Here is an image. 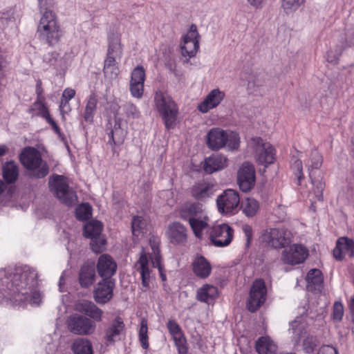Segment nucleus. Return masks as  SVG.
<instances>
[{"label":"nucleus","mask_w":354,"mask_h":354,"mask_svg":"<svg viewBox=\"0 0 354 354\" xmlns=\"http://www.w3.org/2000/svg\"><path fill=\"white\" fill-rule=\"evenodd\" d=\"M227 158L222 154H212L205 159L203 169L207 174L222 170L227 166Z\"/></svg>","instance_id":"28"},{"label":"nucleus","mask_w":354,"mask_h":354,"mask_svg":"<svg viewBox=\"0 0 354 354\" xmlns=\"http://www.w3.org/2000/svg\"><path fill=\"white\" fill-rule=\"evenodd\" d=\"M108 50L106 56H118L121 57L122 53V46L120 41V37L115 34H112L108 37Z\"/></svg>","instance_id":"38"},{"label":"nucleus","mask_w":354,"mask_h":354,"mask_svg":"<svg viewBox=\"0 0 354 354\" xmlns=\"http://www.w3.org/2000/svg\"><path fill=\"white\" fill-rule=\"evenodd\" d=\"M151 263L154 268H157L158 269L161 280L162 281H165L167 280V277L164 272V268L161 263V260L156 259L155 261H152Z\"/></svg>","instance_id":"56"},{"label":"nucleus","mask_w":354,"mask_h":354,"mask_svg":"<svg viewBox=\"0 0 354 354\" xmlns=\"http://www.w3.org/2000/svg\"><path fill=\"white\" fill-rule=\"evenodd\" d=\"M255 350L258 354H276L277 346L269 337L263 336L256 341Z\"/></svg>","instance_id":"33"},{"label":"nucleus","mask_w":354,"mask_h":354,"mask_svg":"<svg viewBox=\"0 0 354 354\" xmlns=\"http://www.w3.org/2000/svg\"><path fill=\"white\" fill-rule=\"evenodd\" d=\"M192 266L193 272L200 279H207L212 273V267L211 263L201 254L195 256Z\"/></svg>","instance_id":"27"},{"label":"nucleus","mask_w":354,"mask_h":354,"mask_svg":"<svg viewBox=\"0 0 354 354\" xmlns=\"http://www.w3.org/2000/svg\"><path fill=\"white\" fill-rule=\"evenodd\" d=\"M225 97V94L223 91L218 88H214L198 104L197 109L200 112L206 113L209 110L216 108L224 100Z\"/></svg>","instance_id":"22"},{"label":"nucleus","mask_w":354,"mask_h":354,"mask_svg":"<svg viewBox=\"0 0 354 354\" xmlns=\"http://www.w3.org/2000/svg\"><path fill=\"white\" fill-rule=\"evenodd\" d=\"M291 169L293 171L295 176L297 179V185H300L301 180L304 178L303 173L302 161L300 159H296L291 165Z\"/></svg>","instance_id":"50"},{"label":"nucleus","mask_w":354,"mask_h":354,"mask_svg":"<svg viewBox=\"0 0 354 354\" xmlns=\"http://www.w3.org/2000/svg\"><path fill=\"white\" fill-rule=\"evenodd\" d=\"M96 269L102 279H112L117 270V263L109 254H103L97 259Z\"/></svg>","instance_id":"20"},{"label":"nucleus","mask_w":354,"mask_h":354,"mask_svg":"<svg viewBox=\"0 0 354 354\" xmlns=\"http://www.w3.org/2000/svg\"><path fill=\"white\" fill-rule=\"evenodd\" d=\"M173 340L178 354H188L189 346L185 335Z\"/></svg>","instance_id":"52"},{"label":"nucleus","mask_w":354,"mask_h":354,"mask_svg":"<svg viewBox=\"0 0 354 354\" xmlns=\"http://www.w3.org/2000/svg\"><path fill=\"white\" fill-rule=\"evenodd\" d=\"M67 326L70 332L78 335H91L96 328L94 321L79 314H74L69 317L67 320Z\"/></svg>","instance_id":"11"},{"label":"nucleus","mask_w":354,"mask_h":354,"mask_svg":"<svg viewBox=\"0 0 354 354\" xmlns=\"http://www.w3.org/2000/svg\"><path fill=\"white\" fill-rule=\"evenodd\" d=\"M59 109L62 113L70 111L71 108L69 105V100L61 97Z\"/></svg>","instance_id":"60"},{"label":"nucleus","mask_w":354,"mask_h":354,"mask_svg":"<svg viewBox=\"0 0 354 354\" xmlns=\"http://www.w3.org/2000/svg\"><path fill=\"white\" fill-rule=\"evenodd\" d=\"M213 194V185L204 180L196 182L190 188L191 196L197 201H203Z\"/></svg>","instance_id":"26"},{"label":"nucleus","mask_w":354,"mask_h":354,"mask_svg":"<svg viewBox=\"0 0 354 354\" xmlns=\"http://www.w3.org/2000/svg\"><path fill=\"white\" fill-rule=\"evenodd\" d=\"M205 212L202 204L197 202L186 203L180 208L179 216L182 220L189 223Z\"/></svg>","instance_id":"25"},{"label":"nucleus","mask_w":354,"mask_h":354,"mask_svg":"<svg viewBox=\"0 0 354 354\" xmlns=\"http://www.w3.org/2000/svg\"><path fill=\"white\" fill-rule=\"evenodd\" d=\"M8 150V149L6 145H0V156H3V155H5Z\"/></svg>","instance_id":"64"},{"label":"nucleus","mask_w":354,"mask_h":354,"mask_svg":"<svg viewBox=\"0 0 354 354\" xmlns=\"http://www.w3.org/2000/svg\"><path fill=\"white\" fill-rule=\"evenodd\" d=\"M322 155L317 150L311 151L310 160L307 163L308 170L319 169L322 165Z\"/></svg>","instance_id":"49"},{"label":"nucleus","mask_w":354,"mask_h":354,"mask_svg":"<svg viewBox=\"0 0 354 354\" xmlns=\"http://www.w3.org/2000/svg\"><path fill=\"white\" fill-rule=\"evenodd\" d=\"M169 242L174 245H183L187 240V229L180 222L171 223L166 231Z\"/></svg>","instance_id":"21"},{"label":"nucleus","mask_w":354,"mask_h":354,"mask_svg":"<svg viewBox=\"0 0 354 354\" xmlns=\"http://www.w3.org/2000/svg\"><path fill=\"white\" fill-rule=\"evenodd\" d=\"M154 104L165 128L167 130L174 128L178 115L176 102L167 93L158 91L154 95Z\"/></svg>","instance_id":"5"},{"label":"nucleus","mask_w":354,"mask_h":354,"mask_svg":"<svg viewBox=\"0 0 354 354\" xmlns=\"http://www.w3.org/2000/svg\"><path fill=\"white\" fill-rule=\"evenodd\" d=\"M250 145L255 151L259 164L267 167L273 163L275 159V149L271 144L265 142L260 137H254L251 139Z\"/></svg>","instance_id":"13"},{"label":"nucleus","mask_w":354,"mask_h":354,"mask_svg":"<svg viewBox=\"0 0 354 354\" xmlns=\"http://www.w3.org/2000/svg\"><path fill=\"white\" fill-rule=\"evenodd\" d=\"M267 299V288L263 279H256L252 283L246 301L248 311H257Z\"/></svg>","instance_id":"9"},{"label":"nucleus","mask_w":354,"mask_h":354,"mask_svg":"<svg viewBox=\"0 0 354 354\" xmlns=\"http://www.w3.org/2000/svg\"><path fill=\"white\" fill-rule=\"evenodd\" d=\"M94 266L88 263H84L80 270L78 281L80 286L84 288L91 287L95 280Z\"/></svg>","instance_id":"29"},{"label":"nucleus","mask_w":354,"mask_h":354,"mask_svg":"<svg viewBox=\"0 0 354 354\" xmlns=\"http://www.w3.org/2000/svg\"><path fill=\"white\" fill-rule=\"evenodd\" d=\"M351 46V44L348 42L346 39L342 41L340 47L337 49L338 53L335 55L333 54V51L329 50L326 54V60L330 63H337L339 56L342 55V51Z\"/></svg>","instance_id":"48"},{"label":"nucleus","mask_w":354,"mask_h":354,"mask_svg":"<svg viewBox=\"0 0 354 354\" xmlns=\"http://www.w3.org/2000/svg\"><path fill=\"white\" fill-rule=\"evenodd\" d=\"M344 315V306L340 301H335L333 309V319L340 322Z\"/></svg>","instance_id":"53"},{"label":"nucleus","mask_w":354,"mask_h":354,"mask_svg":"<svg viewBox=\"0 0 354 354\" xmlns=\"http://www.w3.org/2000/svg\"><path fill=\"white\" fill-rule=\"evenodd\" d=\"M237 180L241 190L244 192L250 191L255 183L254 166L249 162H244L238 171Z\"/></svg>","instance_id":"17"},{"label":"nucleus","mask_w":354,"mask_h":354,"mask_svg":"<svg viewBox=\"0 0 354 354\" xmlns=\"http://www.w3.org/2000/svg\"><path fill=\"white\" fill-rule=\"evenodd\" d=\"M24 167L35 178H43L49 173V166L41 157V152L33 147H26L19 156Z\"/></svg>","instance_id":"3"},{"label":"nucleus","mask_w":354,"mask_h":354,"mask_svg":"<svg viewBox=\"0 0 354 354\" xmlns=\"http://www.w3.org/2000/svg\"><path fill=\"white\" fill-rule=\"evenodd\" d=\"M97 98L95 94L93 93L90 95L83 113V118L86 122L88 124L93 122V119L97 109Z\"/></svg>","instance_id":"37"},{"label":"nucleus","mask_w":354,"mask_h":354,"mask_svg":"<svg viewBox=\"0 0 354 354\" xmlns=\"http://www.w3.org/2000/svg\"><path fill=\"white\" fill-rule=\"evenodd\" d=\"M102 223L98 221L87 223L84 227V235L91 239V248L95 253H100L104 250L106 239L102 236Z\"/></svg>","instance_id":"10"},{"label":"nucleus","mask_w":354,"mask_h":354,"mask_svg":"<svg viewBox=\"0 0 354 354\" xmlns=\"http://www.w3.org/2000/svg\"><path fill=\"white\" fill-rule=\"evenodd\" d=\"M34 105L38 110L37 115L44 118L46 122L50 126L54 132L59 136H61L62 131L60 127L58 126L57 122L51 118L48 108L44 102V100H37Z\"/></svg>","instance_id":"30"},{"label":"nucleus","mask_w":354,"mask_h":354,"mask_svg":"<svg viewBox=\"0 0 354 354\" xmlns=\"http://www.w3.org/2000/svg\"><path fill=\"white\" fill-rule=\"evenodd\" d=\"M77 310L91 319H93V321L101 322L102 319L103 311L91 301H84L80 303L77 306Z\"/></svg>","instance_id":"31"},{"label":"nucleus","mask_w":354,"mask_h":354,"mask_svg":"<svg viewBox=\"0 0 354 354\" xmlns=\"http://www.w3.org/2000/svg\"><path fill=\"white\" fill-rule=\"evenodd\" d=\"M125 324L123 319L117 316L105 328L104 339L107 344H113L120 339V336L124 333Z\"/></svg>","instance_id":"19"},{"label":"nucleus","mask_w":354,"mask_h":354,"mask_svg":"<svg viewBox=\"0 0 354 354\" xmlns=\"http://www.w3.org/2000/svg\"><path fill=\"white\" fill-rule=\"evenodd\" d=\"M243 213L248 217H253L259 209V203L253 198H246L241 203Z\"/></svg>","instance_id":"39"},{"label":"nucleus","mask_w":354,"mask_h":354,"mask_svg":"<svg viewBox=\"0 0 354 354\" xmlns=\"http://www.w3.org/2000/svg\"><path fill=\"white\" fill-rule=\"evenodd\" d=\"M211 243L218 248L228 246L234 236V229L227 223L214 225L207 230Z\"/></svg>","instance_id":"8"},{"label":"nucleus","mask_w":354,"mask_h":354,"mask_svg":"<svg viewBox=\"0 0 354 354\" xmlns=\"http://www.w3.org/2000/svg\"><path fill=\"white\" fill-rule=\"evenodd\" d=\"M206 145L213 151H218L225 147L230 151H235L240 146V137L235 131L228 132L219 127H214L206 135Z\"/></svg>","instance_id":"4"},{"label":"nucleus","mask_w":354,"mask_h":354,"mask_svg":"<svg viewBox=\"0 0 354 354\" xmlns=\"http://www.w3.org/2000/svg\"><path fill=\"white\" fill-rule=\"evenodd\" d=\"M149 245L152 250L151 257V261L156 259L161 260L160 255V238L157 235H151L149 238Z\"/></svg>","instance_id":"47"},{"label":"nucleus","mask_w":354,"mask_h":354,"mask_svg":"<svg viewBox=\"0 0 354 354\" xmlns=\"http://www.w3.org/2000/svg\"><path fill=\"white\" fill-rule=\"evenodd\" d=\"M138 339L142 348L146 350L149 348L148 322L145 318H142L140 321Z\"/></svg>","instance_id":"44"},{"label":"nucleus","mask_w":354,"mask_h":354,"mask_svg":"<svg viewBox=\"0 0 354 354\" xmlns=\"http://www.w3.org/2000/svg\"><path fill=\"white\" fill-rule=\"evenodd\" d=\"M2 174L3 179L7 183H14L19 176V167L14 161L7 162L3 166Z\"/></svg>","instance_id":"36"},{"label":"nucleus","mask_w":354,"mask_h":354,"mask_svg":"<svg viewBox=\"0 0 354 354\" xmlns=\"http://www.w3.org/2000/svg\"><path fill=\"white\" fill-rule=\"evenodd\" d=\"M309 287L316 290L322 288L323 284V274L319 269H311L306 277Z\"/></svg>","instance_id":"40"},{"label":"nucleus","mask_w":354,"mask_h":354,"mask_svg":"<svg viewBox=\"0 0 354 354\" xmlns=\"http://www.w3.org/2000/svg\"><path fill=\"white\" fill-rule=\"evenodd\" d=\"M135 267L137 271L140 274L142 290V292H146L150 288L149 282L151 270L149 267V259L143 248L140 252L139 259L136 262Z\"/></svg>","instance_id":"23"},{"label":"nucleus","mask_w":354,"mask_h":354,"mask_svg":"<svg viewBox=\"0 0 354 354\" xmlns=\"http://www.w3.org/2000/svg\"><path fill=\"white\" fill-rule=\"evenodd\" d=\"M124 137L125 134L123 130L120 129V128H117L115 124L114 129L111 130L109 133L108 143L113 147L121 145L124 142Z\"/></svg>","instance_id":"46"},{"label":"nucleus","mask_w":354,"mask_h":354,"mask_svg":"<svg viewBox=\"0 0 354 354\" xmlns=\"http://www.w3.org/2000/svg\"><path fill=\"white\" fill-rule=\"evenodd\" d=\"M115 287L114 279H103L100 280L93 290V298L98 304H105L111 301L113 297V290Z\"/></svg>","instance_id":"16"},{"label":"nucleus","mask_w":354,"mask_h":354,"mask_svg":"<svg viewBox=\"0 0 354 354\" xmlns=\"http://www.w3.org/2000/svg\"><path fill=\"white\" fill-rule=\"evenodd\" d=\"M241 230L246 237L245 246L249 248L253 236L252 227L249 224H243L241 226Z\"/></svg>","instance_id":"55"},{"label":"nucleus","mask_w":354,"mask_h":354,"mask_svg":"<svg viewBox=\"0 0 354 354\" xmlns=\"http://www.w3.org/2000/svg\"><path fill=\"white\" fill-rule=\"evenodd\" d=\"M75 90L71 88H66L62 95V97L68 100H71L75 95Z\"/></svg>","instance_id":"58"},{"label":"nucleus","mask_w":354,"mask_h":354,"mask_svg":"<svg viewBox=\"0 0 354 354\" xmlns=\"http://www.w3.org/2000/svg\"><path fill=\"white\" fill-rule=\"evenodd\" d=\"M200 35L195 24H192L187 34L183 37L181 44V53L185 57L192 58L196 56L199 49Z\"/></svg>","instance_id":"14"},{"label":"nucleus","mask_w":354,"mask_h":354,"mask_svg":"<svg viewBox=\"0 0 354 354\" xmlns=\"http://www.w3.org/2000/svg\"><path fill=\"white\" fill-rule=\"evenodd\" d=\"M40 12L42 13L37 28L39 39L50 46L57 45L64 35V30L56 14L48 9L53 0H38Z\"/></svg>","instance_id":"1"},{"label":"nucleus","mask_w":354,"mask_h":354,"mask_svg":"<svg viewBox=\"0 0 354 354\" xmlns=\"http://www.w3.org/2000/svg\"><path fill=\"white\" fill-rule=\"evenodd\" d=\"M262 241L274 249H281L288 246L292 240L290 231L284 227H270L262 234Z\"/></svg>","instance_id":"7"},{"label":"nucleus","mask_w":354,"mask_h":354,"mask_svg":"<svg viewBox=\"0 0 354 354\" xmlns=\"http://www.w3.org/2000/svg\"><path fill=\"white\" fill-rule=\"evenodd\" d=\"M145 81V71L142 66L136 67L131 75L129 91L131 95L136 98H141L144 92Z\"/></svg>","instance_id":"18"},{"label":"nucleus","mask_w":354,"mask_h":354,"mask_svg":"<svg viewBox=\"0 0 354 354\" xmlns=\"http://www.w3.org/2000/svg\"><path fill=\"white\" fill-rule=\"evenodd\" d=\"M354 257V241L346 236L339 237L333 250V255L337 261H342L346 255Z\"/></svg>","instance_id":"24"},{"label":"nucleus","mask_w":354,"mask_h":354,"mask_svg":"<svg viewBox=\"0 0 354 354\" xmlns=\"http://www.w3.org/2000/svg\"><path fill=\"white\" fill-rule=\"evenodd\" d=\"M308 250L301 244L294 243L281 253V261L287 265L304 263L308 257Z\"/></svg>","instance_id":"15"},{"label":"nucleus","mask_w":354,"mask_h":354,"mask_svg":"<svg viewBox=\"0 0 354 354\" xmlns=\"http://www.w3.org/2000/svg\"><path fill=\"white\" fill-rule=\"evenodd\" d=\"M218 288L209 284H205L201 287L196 293V299L201 302L211 304L218 297Z\"/></svg>","instance_id":"32"},{"label":"nucleus","mask_w":354,"mask_h":354,"mask_svg":"<svg viewBox=\"0 0 354 354\" xmlns=\"http://www.w3.org/2000/svg\"><path fill=\"white\" fill-rule=\"evenodd\" d=\"M147 226V221L142 216H135L133 217L131 230L133 236H139L140 234L145 233Z\"/></svg>","instance_id":"42"},{"label":"nucleus","mask_w":354,"mask_h":354,"mask_svg":"<svg viewBox=\"0 0 354 354\" xmlns=\"http://www.w3.org/2000/svg\"><path fill=\"white\" fill-rule=\"evenodd\" d=\"M103 73L105 78L110 80L118 77L120 70L115 56H106L104 62Z\"/></svg>","instance_id":"35"},{"label":"nucleus","mask_w":354,"mask_h":354,"mask_svg":"<svg viewBox=\"0 0 354 354\" xmlns=\"http://www.w3.org/2000/svg\"><path fill=\"white\" fill-rule=\"evenodd\" d=\"M280 2L283 12L286 15H290L302 6L306 0H280Z\"/></svg>","instance_id":"43"},{"label":"nucleus","mask_w":354,"mask_h":354,"mask_svg":"<svg viewBox=\"0 0 354 354\" xmlns=\"http://www.w3.org/2000/svg\"><path fill=\"white\" fill-rule=\"evenodd\" d=\"M167 327L172 339H176L178 337H183L184 333L179 324L174 319H169L167 322Z\"/></svg>","instance_id":"51"},{"label":"nucleus","mask_w":354,"mask_h":354,"mask_svg":"<svg viewBox=\"0 0 354 354\" xmlns=\"http://www.w3.org/2000/svg\"><path fill=\"white\" fill-rule=\"evenodd\" d=\"M73 350L75 354H93V346L88 339H78L73 344Z\"/></svg>","instance_id":"41"},{"label":"nucleus","mask_w":354,"mask_h":354,"mask_svg":"<svg viewBox=\"0 0 354 354\" xmlns=\"http://www.w3.org/2000/svg\"><path fill=\"white\" fill-rule=\"evenodd\" d=\"M50 190L59 201L68 207L73 206L77 201L76 192L69 187L67 177L63 175L53 174L48 179Z\"/></svg>","instance_id":"6"},{"label":"nucleus","mask_w":354,"mask_h":354,"mask_svg":"<svg viewBox=\"0 0 354 354\" xmlns=\"http://www.w3.org/2000/svg\"><path fill=\"white\" fill-rule=\"evenodd\" d=\"M37 274L30 268L24 269L20 274H15L12 283V297L15 301L26 302L30 301L39 304L41 295L35 290Z\"/></svg>","instance_id":"2"},{"label":"nucleus","mask_w":354,"mask_h":354,"mask_svg":"<svg viewBox=\"0 0 354 354\" xmlns=\"http://www.w3.org/2000/svg\"><path fill=\"white\" fill-rule=\"evenodd\" d=\"M92 216V207L88 203H83L75 208V216L79 221H86Z\"/></svg>","instance_id":"45"},{"label":"nucleus","mask_w":354,"mask_h":354,"mask_svg":"<svg viewBox=\"0 0 354 354\" xmlns=\"http://www.w3.org/2000/svg\"><path fill=\"white\" fill-rule=\"evenodd\" d=\"M247 1L253 8L259 9L263 7V5L266 0H247Z\"/></svg>","instance_id":"61"},{"label":"nucleus","mask_w":354,"mask_h":354,"mask_svg":"<svg viewBox=\"0 0 354 354\" xmlns=\"http://www.w3.org/2000/svg\"><path fill=\"white\" fill-rule=\"evenodd\" d=\"M125 113L128 118H138L140 116L138 109L132 103H126L124 106Z\"/></svg>","instance_id":"54"},{"label":"nucleus","mask_w":354,"mask_h":354,"mask_svg":"<svg viewBox=\"0 0 354 354\" xmlns=\"http://www.w3.org/2000/svg\"><path fill=\"white\" fill-rule=\"evenodd\" d=\"M337 349L329 345L322 346L317 353V354H337Z\"/></svg>","instance_id":"57"},{"label":"nucleus","mask_w":354,"mask_h":354,"mask_svg":"<svg viewBox=\"0 0 354 354\" xmlns=\"http://www.w3.org/2000/svg\"><path fill=\"white\" fill-rule=\"evenodd\" d=\"M35 92L37 95V100H44L43 97H42L44 90L42 88V82H41V80H37Z\"/></svg>","instance_id":"59"},{"label":"nucleus","mask_w":354,"mask_h":354,"mask_svg":"<svg viewBox=\"0 0 354 354\" xmlns=\"http://www.w3.org/2000/svg\"><path fill=\"white\" fill-rule=\"evenodd\" d=\"M209 221V218L207 215V213L205 212L189 223L190 227L196 238L199 239H203V232L204 230L207 228Z\"/></svg>","instance_id":"34"},{"label":"nucleus","mask_w":354,"mask_h":354,"mask_svg":"<svg viewBox=\"0 0 354 354\" xmlns=\"http://www.w3.org/2000/svg\"><path fill=\"white\" fill-rule=\"evenodd\" d=\"M348 307L352 315H354V296H352L348 302Z\"/></svg>","instance_id":"63"},{"label":"nucleus","mask_w":354,"mask_h":354,"mask_svg":"<svg viewBox=\"0 0 354 354\" xmlns=\"http://www.w3.org/2000/svg\"><path fill=\"white\" fill-rule=\"evenodd\" d=\"M316 345L313 343L310 342L308 340L304 342V350L307 353H310L313 351Z\"/></svg>","instance_id":"62"},{"label":"nucleus","mask_w":354,"mask_h":354,"mask_svg":"<svg viewBox=\"0 0 354 354\" xmlns=\"http://www.w3.org/2000/svg\"><path fill=\"white\" fill-rule=\"evenodd\" d=\"M216 205L220 213L226 215L235 214L240 205L239 194L234 189H226L218 196Z\"/></svg>","instance_id":"12"}]
</instances>
